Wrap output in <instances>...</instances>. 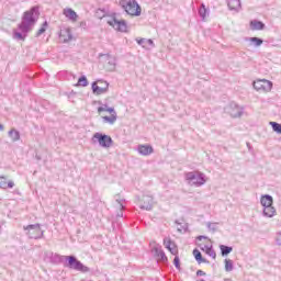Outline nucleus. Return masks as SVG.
<instances>
[{
    "label": "nucleus",
    "mask_w": 281,
    "mask_h": 281,
    "mask_svg": "<svg viewBox=\"0 0 281 281\" xmlns=\"http://www.w3.org/2000/svg\"><path fill=\"white\" fill-rule=\"evenodd\" d=\"M146 45H149L150 47H155V42L151 38L146 40Z\"/></svg>",
    "instance_id": "79ce46f5"
},
{
    "label": "nucleus",
    "mask_w": 281,
    "mask_h": 281,
    "mask_svg": "<svg viewBox=\"0 0 281 281\" xmlns=\"http://www.w3.org/2000/svg\"><path fill=\"white\" fill-rule=\"evenodd\" d=\"M249 42L255 45V47H260L265 41L260 37H249Z\"/></svg>",
    "instance_id": "473e14b6"
},
{
    "label": "nucleus",
    "mask_w": 281,
    "mask_h": 281,
    "mask_svg": "<svg viewBox=\"0 0 281 281\" xmlns=\"http://www.w3.org/2000/svg\"><path fill=\"white\" fill-rule=\"evenodd\" d=\"M224 281H233L232 279H224Z\"/></svg>",
    "instance_id": "de8ad7c7"
},
{
    "label": "nucleus",
    "mask_w": 281,
    "mask_h": 281,
    "mask_svg": "<svg viewBox=\"0 0 281 281\" xmlns=\"http://www.w3.org/2000/svg\"><path fill=\"white\" fill-rule=\"evenodd\" d=\"M176 224L180 225V227H178V232H188V224H181L179 221H176Z\"/></svg>",
    "instance_id": "e433bc0d"
},
{
    "label": "nucleus",
    "mask_w": 281,
    "mask_h": 281,
    "mask_svg": "<svg viewBox=\"0 0 281 281\" xmlns=\"http://www.w3.org/2000/svg\"><path fill=\"white\" fill-rule=\"evenodd\" d=\"M0 188L2 190H8V188L12 189L14 188V182L13 181H9L5 177H0Z\"/></svg>",
    "instance_id": "5701e85b"
},
{
    "label": "nucleus",
    "mask_w": 281,
    "mask_h": 281,
    "mask_svg": "<svg viewBox=\"0 0 281 281\" xmlns=\"http://www.w3.org/2000/svg\"><path fill=\"white\" fill-rule=\"evenodd\" d=\"M270 126H272V131L281 135V124L278 122H270Z\"/></svg>",
    "instance_id": "72a5a7b5"
},
{
    "label": "nucleus",
    "mask_w": 281,
    "mask_h": 281,
    "mask_svg": "<svg viewBox=\"0 0 281 281\" xmlns=\"http://www.w3.org/2000/svg\"><path fill=\"white\" fill-rule=\"evenodd\" d=\"M47 27H49V23L47 21H44L35 36L38 37L42 36V34H45V32H47Z\"/></svg>",
    "instance_id": "7c9ffc66"
},
{
    "label": "nucleus",
    "mask_w": 281,
    "mask_h": 281,
    "mask_svg": "<svg viewBox=\"0 0 281 281\" xmlns=\"http://www.w3.org/2000/svg\"><path fill=\"white\" fill-rule=\"evenodd\" d=\"M173 266L178 271H181V259L179 258V255H175Z\"/></svg>",
    "instance_id": "f704fd0d"
},
{
    "label": "nucleus",
    "mask_w": 281,
    "mask_h": 281,
    "mask_svg": "<svg viewBox=\"0 0 281 281\" xmlns=\"http://www.w3.org/2000/svg\"><path fill=\"white\" fill-rule=\"evenodd\" d=\"M120 5L130 16H142V5L137 0H121Z\"/></svg>",
    "instance_id": "7ed1b4c3"
},
{
    "label": "nucleus",
    "mask_w": 281,
    "mask_h": 281,
    "mask_svg": "<svg viewBox=\"0 0 281 281\" xmlns=\"http://www.w3.org/2000/svg\"><path fill=\"white\" fill-rule=\"evenodd\" d=\"M204 248L205 255L213 258V260H216V251L214 250V247L205 245Z\"/></svg>",
    "instance_id": "c85d7f7f"
},
{
    "label": "nucleus",
    "mask_w": 281,
    "mask_h": 281,
    "mask_svg": "<svg viewBox=\"0 0 281 281\" xmlns=\"http://www.w3.org/2000/svg\"><path fill=\"white\" fill-rule=\"evenodd\" d=\"M124 201L126 200L116 198V203H119L120 205V212H117L116 214L117 218H124V210H126V206L124 205Z\"/></svg>",
    "instance_id": "b1692460"
},
{
    "label": "nucleus",
    "mask_w": 281,
    "mask_h": 281,
    "mask_svg": "<svg viewBox=\"0 0 281 281\" xmlns=\"http://www.w3.org/2000/svg\"><path fill=\"white\" fill-rule=\"evenodd\" d=\"M106 112H108V113H111V115H115V113H116V112H115V108H108V109H106Z\"/></svg>",
    "instance_id": "37998d69"
},
{
    "label": "nucleus",
    "mask_w": 281,
    "mask_h": 281,
    "mask_svg": "<svg viewBox=\"0 0 281 281\" xmlns=\"http://www.w3.org/2000/svg\"><path fill=\"white\" fill-rule=\"evenodd\" d=\"M276 243L279 247H281V232L277 233Z\"/></svg>",
    "instance_id": "ea45409f"
},
{
    "label": "nucleus",
    "mask_w": 281,
    "mask_h": 281,
    "mask_svg": "<svg viewBox=\"0 0 281 281\" xmlns=\"http://www.w3.org/2000/svg\"><path fill=\"white\" fill-rule=\"evenodd\" d=\"M164 245L172 256H177L179 254V251L175 249V247L177 246L175 245V243H172V239H164Z\"/></svg>",
    "instance_id": "2eb2a0df"
},
{
    "label": "nucleus",
    "mask_w": 281,
    "mask_h": 281,
    "mask_svg": "<svg viewBox=\"0 0 281 281\" xmlns=\"http://www.w3.org/2000/svg\"><path fill=\"white\" fill-rule=\"evenodd\" d=\"M220 250H221L223 258H225V256H229L232 254V251H234V247L226 246V245H220Z\"/></svg>",
    "instance_id": "bb28decb"
},
{
    "label": "nucleus",
    "mask_w": 281,
    "mask_h": 281,
    "mask_svg": "<svg viewBox=\"0 0 281 281\" xmlns=\"http://www.w3.org/2000/svg\"><path fill=\"white\" fill-rule=\"evenodd\" d=\"M198 14L202 21H205L206 16L210 15V9L205 7V3H201L198 9Z\"/></svg>",
    "instance_id": "dca6fc26"
},
{
    "label": "nucleus",
    "mask_w": 281,
    "mask_h": 281,
    "mask_svg": "<svg viewBox=\"0 0 281 281\" xmlns=\"http://www.w3.org/2000/svg\"><path fill=\"white\" fill-rule=\"evenodd\" d=\"M276 214H277L276 207L273 206L263 207L262 216H265L266 218H273Z\"/></svg>",
    "instance_id": "6ab92c4d"
},
{
    "label": "nucleus",
    "mask_w": 281,
    "mask_h": 281,
    "mask_svg": "<svg viewBox=\"0 0 281 281\" xmlns=\"http://www.w3.org/2000/svg\"><path fill=\"white\" fill-rule=\"evenodd\" d=\"M216 225H218V223L207 222L206 227L210 229V232H216Z\"/></svg>",
    "instance_id": "4c0bfd02"
},
{
    "label": "nucleus",
    "mask_w": 281,
    "mask_h": 281,
    "mask_svg": "<svg viewBox=\"0 0 281 281\" xmlns=\"http://www.w3.org/2000/svg\"><path fill=\"white\" fill-rule=\"evenodd\" d=\"M252 87L256 91H271L273 89V82L267 79H259L254 82Z\"/></svg>",
    "instance_id": "1a4fd4ad"
},
{
    "label": "nucleus",
    "mask_w": 281,
    "mask_h": 281,
    "mask_svg": "<svg viewBox=\"0 0 281 281\" xmlns=\"http://www.w3.org/2000/svg\"><path fill=\"white\" fill-rule=\"evenodd\" d=\"M76 87H89V80L87 79V76L82 75L79 77Z\"/></svg>",
    "instance_id": "c756f323"
},
{
    "label": "nucleus",
    "mask_w": 281,
    "mask_h": 281,
    "mask_svg": "<svg viewBox=\"0 0 281 281\" xmlns=\"http://www.w3.org/2000/svg\"><path fill=\"white\" fill-rule=\"evenodd\" d=\"M9 137L11 139V142H19V139H21V132H19V130H10L9 131Z\"/></svg>",
    "instance_id": "393cba45"
},
{
    "label": "nucleus",
    "mask_w": 281,
    "mask_h": 281,
    "mask_svg": "<svg viewBox=\"0 0 281 281\" xmlns=\"http://www.w3.org/2000/svg\"><path fill=\"white\" fill-rule=\"evenodd\" d=\"M193 256H194V259L196 260L198 265H202V262H204V263L210 262L207 259L203 258V255L201 254V251L198 248L193 249Z\"/></svg>",
    "instance_id": "aec40b11"
},
{
    "label": "nucleus",
    "mask_w": 281,
    "mask_h": 281,
    "mask_svg": "<svg viewBox=\"0 0 281 281\" xmlns=\"http://www.w3.org/2000/svg\"><path fill=\"white\" fill-rule=\"evenodd\" d=\"M266 25L263 24L262 21L259 20H251L250 21V30L254 31H261L265 30Z\"/></svg>",
    "instance_id": "412c9836"
},
{
    "label": "nucleus",
    "mask_w": 281,
    "mask_h": 281,
    "mask_svg": "<svg viewBox=\"0 0 281 281\" xmlns=\"http://www.w3.org/2000/svg\"><path fill=\"white\" fill-rule=\"evenodd\" d=\"M100 82L103 83L104 87L98 86L97 81H93L91 83L92 93H94V95H102V94L106 93V91H109V83H108V81H100Z\"/></svg>",
    "instance_id": "9b49d317"
},
{
    "label": "nucleus",
    "mask_w": 281,
    "mask_h": 281,
    "mask_svg": "<svg viewBox=\"0 0 281 281\" xmlns=\"http://www.w3.org/2000/svg\"><path fill=\"white\" fill-rule=\"evenodd\" d=\"M154 251H155V256L159 258L160 262L168 265V256H166V252L164 251V249H161V247H155Z\"/></svg>",
    "instance_id": "ddd939ff"
},
{
    "label": "nucleus",
    "mask_w": 281,
    "mask_h": 281,
    "mask_svg": "<svg viewBox=\"0 0 281 281\" xmlns=\"http://www.w3.org/2000/svg\"><path fill=\"white\" fill-rule=\"evenodd\" d=\"M137 45H140L144 49H148L146 46V38H136Z\"/></svg>",
    "instance_id": "c9c22d12"
},
{
    "label": "nucleus",
    "mask_w": 281,
    "mask_h": 281,
    "mask_svg": "<svg viewBox=\"0 0 281 281\" xmlns=\"http://www.w3.org/2000/svg\"><path fill=\"white\" fill-rule=\"evenodd\" d=\"M59 78L63 80H76V75L69 70H61L58 72Z\"/></svg>",
    "instance_id": "4be33fe9"
},
{
    "label": "nucleus",
    "mask_w": 281,
    "mask_h": 281,
    "mask_svg": "<svg viewBox=\"0 0 281 281\" xmlns=\"http://www.w3.org/2000/svg\"><path fill=\"white\" fill-rule=\"evenodd\" d=\"M92 140L98 142L101 148H111L113 146V138L100 132L93 134Z\"/></svg>",
    "instance_id": "423d86ee"
},
{
    "label": "nucleus",
    "mask_w": 281,
    "mask_h": 281,
    "mask_svg": "<svg viewBox=\"0 0 281 281\" xmlns=\"http://www.w3.org/2000/svg\"><path fill=\"white\" fill-rule=\"evenodd\" d=\"M38 16H41V11L37 5L25 11L20 24H18V30H13L14 41H25V38H27V34L32 32L34 25L38 22Z\"/></svg>",
    "instance_id": "f257e3e1"
},
{
    "label": "nucleus",
    "mask_w": 281,
    "mask_h": 281,
    "mask_svg": "<svg viewBox=\"0 0 281 281\" xmlns=\"http://www.w3.org/2000/svg\"><path fill=\"white\" fill-rule=\"evenodd\" d=\"M106 56H108V58H110L109 59V61H108V64L111 66V67H113V69H115V57H111V55L110 54H106Z\"/></svg>",
    "instance_id": "58836bf2"
},
{
    "label": "nucleus",
    "mask_w": 281,
    "mask_h": 281,
    "mask_svg": "<svg viewBox=\"0 0 281 281\" xmlns=\"http://www.w3.org/2000/svg\"><path fill=\"white\" fill-rule=\"evenodd\" d=\"M196 276H206V273H205V271H203V270H198L196 271Z\"/></svg>",
    "instance_id": "a18cd8bd"
},
{
    "label": "nucleus",
    "mask_w": 281,
    "mask_h": 281,
    "mask_svg": "<svg viewBox=\"0 0 281 281\" xmlns=\"http://www.w3.org/2000/svg\"><path fill=\"white\" fill-rule=\"evenodd\" d=\"M260 204L262 205V207H271V206H273V196H271L269 194L261 195Z\"/></svg>",
    "instance_id": "4468645a"
},
{
    "label": "nucleus",
    "mask_w": 281,
    "mask_h": 281,
    "mask_svg": "<svg viewBox=\"0 0 281 281\" xmlns=\"http://www.w3.org/2000/svg\"><path fill=\"white\" fill-rule=\"evenodd\" d=\"M23 229L26 232V236L34 240H38L45 235V232L41 228V224H30L23 226Z\"/></svg>",
    "instance_id": "39448f33"
},
{
    "label": "nucleus",
    "mask_w": 281,
    "mask_h": 281,
    "mask_svg": "<svg viewBox=\"0 0 281 281\" xmlns=\"http://www.w3.org/2000/svg\"><path fill=\"white\" fill-rule=\"evenodd\" d=\"M64 16L69 19V21H78V13H76V11H74L71 8L64 10Z\"/></svg>",
    "instance_id": "a211bd4d"
},
{
    "label": "nucleus",
    "mask_w": 281,
    "mask_h": 281,
    "mask_svg": "<svg viewBox=\"0 0 281 281\" xmlns=\"http://www.w3.org/2000/svg\"><path fill=\"white\" fill-rule=\"evenodd\" d=\"M224 263H225V271L227 272L234 271V261L232 259H225Z\"/></svg>",
    "instance_id": "2f4dec72"
},
{
    "label": "nucleus",
    "mask_w": 281,
    "mask_h": 281,
    "mask_svg": "<svg viewBox=\"0 0 281 281\" xmlns=\"http://www.w3.org/2000/svg\"><path fill=\"white\" fill-rule=\"evenodd\" d=\"M184 178L190 186H194L195 188H201V186H205V183H207L205 173L201 171H189L184 175Z\"/></svg>",
    "instance_id": "20e7f679"
},
{
    "label": "nucleus",
    "mask_w": 281,
    "mask_h": 281,
    "mask_svg": "<svg viewBox=\"0 0 281 281\" xmlns=\"http://www.w3.org/2000/svg\"><path fill=\"white\" fill-rule=\"evenodd\" d=\"M108 108H109L108 104H104V106H99V108H98V112H99V113H103V111H106Z\"/></svg>",
    "instance_id": "a19ab883"
},
{
    "label": "nucleus",
    "mask_w": 281,
    "mask_h": 281,
    "mask_svg": "<svg viewBox=\"0 0 281 281\" xmlns=\"http://www.w3.org/2000/svg\"><path fill=\"white\" fill-rule=\"evenodd\" d=\"M196 240H207V236L199 235V236L196 237Z\"/></svg>",
    "instance_id": "c03bdc74"
},
{
    "label": "nucleus",
    "mask_w": 281,
    "mask_h": 281,
    "mask_svg": "<svg viewBox=\"0 0 281 281\" xmlns=\"http://www.w3.org/2000/svg\"><path fill=\"white\" fill-rule=\"evenodd\" d=\"M136 199L140 203V210H146L147 212H150V210H153L155 199L153 198V195H150V193H143L142 198L137 195Z\"/></svg>",
    "instance_id": "0eeeda50"
},
{
    "label": "nucleus",
    "mask_w": 281,
    "mask_h": 281,
    "mask_svg": "<svg viewBox=\"0 0 281 281\" xmlns=\"http://www.w3.org/2000/svg\"><path fill=\"white\" fill-rule=\"evenodd\" d=\"M59 37L64 43H69V41H72L74 35L71 34V30L66 29L60 32Z\"/></svg>",
    "instance_id": "f3484780"
},
{
    "label": "nucleus",
    "mask_w": 281,
    "mask_h": 281,
    "mask_svg": "<svg viewBox=\"0 0 281 281\" xmlns=\"http://www.w3.org/2000/svg\"><path fill=\"white\" fill-rule=\"evenodd\" d=\"M45 257L49 260L50 265H61L65 260L64 267H67L68 269L79 271L80 273H89V271H91V268L85 266V263L78 260L74 255L63 256L56 252H46Z\"/></svg>",
    "instance_id": "f03ea898"
},
{
    "label": "nucleus",
    "mask_w": 281,
    "mask_h": 281,
    "mask_svg": "<svg viewBox=\"0 0 281 281\" xmlns=\"http://www.w3.org/2000/svg\"><path fill=\"white\" fill-rule=\"evenodd\" d=\"M228 9L238 12V9L241 8L240 0H228Z\"/></svg>",
    "instance_id": "a878e982"
},
{
    "label": "nucleus",
    "mask_w": 281,
    "mask_h": 281,
    "mask_svg": "<svg viewBox=\"0 0 281 281\" xmlns=\"http://www.w3.org/2000/svg\"><path fill=\"white\" fill-rule=\"evenodd\" d=\"M228 113L231 117H241L243 113H245V109L240 108V105L233 101L228 105Z\"/></svg>",
    "instance_id": "9d476101"
},
{
    "label": "nucleus",
    "mask_w": 281,
    "mask_h": 281,
    "mask_svg": "<svg viewBox=\"0 0 281 281\" xmlns=\"http://www.w3.org/2000/svg\"><path fill=\"white\" fill-rule=\"evenodd\" d=\"M4 128L3 124L0 123V131H4Z\"/></svg>",
    "instance_id": "49530a36"
},
{
    "label": "nucleus",
    "mask_w": 281,
    "mask_h": 281,
    "mask_svg": "<svg viewBox=\"0 0 281 281\" xmlns=\"http://www.w3.org/2000/svg\"><path fill=\"white\" fill-rule=\"evenodd\" d=\"M108 25L116 30V32H127L128 24L126 20H117V18L113 16L112 20L108 21Z\"/></svg>",
    "instance_id": "6e6552de"
},
{
    "label": "nucleus",
    "mask_w": 281,
    "mask_h": 281,
    "mask_svg": "<svg viewBox=\"0 0 281 281\" xmlns=\"http://www.w3.org/2000/svg\"><path fill=\"white\" fill-rule=\"evenodd\" d=\"M102 120L105 124L113 125L117 122V113L111 114V116H103Z\"/></svg>",
    "instance_id": "cd10ccee"
},
{
    "label": "nucleus",
    "mask_w": 281,
    "mask_h": 281,
    "mask_svg": "<svg viewBox=\"0 0 281 281\" xmlns=\"http://www.w3.org/2000/svg\"><path fill=\"white\" fill-rule=\"evenodd\" d=\"M138 155L143 157H148V155H153L155 153V148L151 145H138L136 148Z\"/></svg>",
    "instance_id": "f8f14e48"
}]
</instances>
